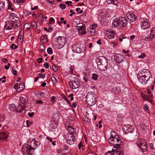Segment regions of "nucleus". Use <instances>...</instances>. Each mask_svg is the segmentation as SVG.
I'll list each match as a JSON object with an SVG mask.
<instances>
[{"instance_id":"1","label":"nucleus","mask_w":155,"mask_h":155,"mask_svg":"<svg viewBox=\"0 0 155 155\" xmlns=\"http://www.w3.org/2000/svg\"><path fill=\"white\" fill-rule=\"evenodd\" d=\"M96 62L98 68L101 71H105L107 69V61L104 56H99L97 58Z\"/></svg>"},{"instance_id":"2","label":"nucleus","mask_w":155,"mask_h":155,"mask_svg":"<svg viewBox=\"0 0 155 155\" xmlns=\"http://www.w3.org/2000/svg\"><path fill=\"white\" fill-rule=\"evenodd\" d=\"M95 96L94 92H89L87 94L86 97V101L89 106H92L96 103V99Z\"/></svg>"},{"instance_id":"3","label":"nucleus","mask_w":155,"mask_h":155,"mask_svg":"<svg viewBox=\"0 0 155 155\" xmlns=\"http://www.w3.org/2000/svg\"><path fill=\"white\" fill-rule=\"evenodd\" d=\"M66 42V39L64 37L58 36L55 40V45L58 49L62 48Z\"/></svg>"},{"instance_id":"4","label":"nucleus","mask_w":155,"mask_h":155,"mask_svg":"<svg viewBox=\"0 0 155 155\" xmlns=\"http://www.w3.org/2000/svg\"><path fill=\"white\" fill-rule=\"evenodd\" d=\"M109 142L117 147V148L120 147V145L121 144V141L118 136H116V137H109L108 139Z\"/></svg>"},{"instance_id":"5","label":"nucleus","mask_w":155,"mask_h":155,"mask_svg":"<svg viewBox=\"0 0 155 155\" xmlns=\"http://www.w3.org/2000/svg\"><path fill=\"white\" fill-rule=\"evenodd\" d=\"M34 150L30 145L25 144L23 146L22 151L23 155H32L31 153V151Z\"/></svg>"},{"instance_id":"6","label":"nucleus","mask_w":155,"mask_h":155,"mask_svg":"<svg viewBox=\"0 0 155 155\" xmlns=\"http://www.w3.org/2000/svg\"><path fill=\"white\" fill-rule=\"evenodd\" d=\"M16 23L15 22H11L8 21L5 24V28L6 30H10L13 29L15 31H16V29L18 30L17 29L20 27V26H18L16 25Z\"/></svg>"},{"instance_id":"7","label":"nucleus","mask_w":155,"mask_h":155,"mask_svg":"<svg viewBox=\"0 0 155 155\" xmlns=\"http://www.w3.org/2000/svg\"><path fill=\"white\" fill-rule=\"evenodd\" d=\"M10 19L12 22H15L16 23V25L20 26V20L19 18L14 13H11L10 14Z\"/></svg>"},{"instance_id":"8","label":"nucleus","mask_w":155,"mask_h":155,"mask_svg":"<svg viewBox=\"0 0 155 155\" xmlns=\"http://www.w3.org/2000/svg\"><path fill=\"white\" fill-rule=\"evenodd\" d=\"M140 74L144 77L146 79L149 81L150 78H152L151 73L147 69H143L141 71Z\"/></svg>"},{"instance_id":"9","label":"nucleus","mask_w":155,"mask_h":155,"mask_svg":"<svg viewBox=\"0 0 155 155\" xmlns=\"http://www.w3.org/2000/svg\"><path fill=\"white\" fill-rule=\"evenodd\" d=\"M141 28L143 29H147L150 26L149 20L147 19H143L141 21L140 23Z\"/></svg>"},{"instance_id":"10","label":"nucleus","mask_w":155,"mask_h":155,"mask_svg":"<svg viewBox=\"0 0 155 155\" xmlns=\"http://www.w3.org/2000/svg\"><path fill=\"white\" fill-rule=\"evenodd\" d=\"M67 143L70 145L74 143L75 141V138L74 135H72L70 134H67L65 137Z\"/></svg>"},{"instance_id":"11","label":"nucleus","mask_w":155,"mask_h":155,"mask_svg":"<svg viewBox=\"0 0 155 155\" xmlns=\"http://www.w3.org/2000/svg\"><path fill=\"white\" fill-rule=\"evenodd\" d=\"M69 84L70 87L73 89L78 88L80 86V83L78 80L70 81Z\"/></svg>"},{"instance_id":"12","label":"nucleus","mask_w":155,"mask_h":155,"mask_svg":"<svg viewBox=\"0 0 155 155\" xmlns=\"http://www.w3.org/2000/svg\"><path fill=\"white\" fill-rule=\"evenodd\" d=\"M72 49L74 52H76L78 53L83 52L85 50L84 48H81L78 44L74 45L72 46Z\"/></svg>"},{"instance_id":"13","label":"nucleus","mask_w":155,"mask_h":155,"mask_svg":"<svg viewBox=\"0 0 155 155\" xmlns=\"http://www.w3.org/2000/svg\"><path fill=\"white\" fill-rule=\"evenodd\" d=\"M112 26L113 28H115L117 29L120 28L122 27V25L120 22L119 18L114 19L112 22Z\"/></svg>"},{"instance_id":"14","label":"nucleus","mask_w":155,"mask_h":155,"mask_svg":"<svg viewBox=\"0 0 155 155\" xmlns=\"http://www.w3.org/2000/svg\"><path fill=\"white\" fill-rule=\"evenodd\" d=\"M78 25L79 32L81 35H85L86 34L85 26L81 24H78Z\"/></svg>"},{"instance_id":"15","label":"nucleus","mask_w":155,"mask_h":155,"mask_svg":"<svg viewBox=\"0 0 155 155\" xmlns=\"http://www.w3.org/2000/svg\"><path fill=\"white\" fill-rule=\"evenodd\" d=\"M137 145L139 147H141L143 146L146 149V144L145 142V140L143 139H139L138 140L137 142Z\"/></svg>"},{"instance_id":"16","label":"nucleus","mask_w":155,"mask_h":155,"mask_svg":"<svg viewBox=\"0 0 155 155\" xmlns=\"http://www.w3.org/2000/svg\"><path fill=\"white\" fill-rule=\"evenodd\" d=\"M137 78L139 81L143 85L146 84L148 81L141 74L139 75V76H137Z\"/></svg>"},{"instance_id":"17","label":"nucleus","mask_w":155,"mask_h":155,"mask_svg":"<svg viewBox=\"0 0 155 155\" xmlns=\"http://www.w3.org/2000/svg\"><path fill=\"white\" fill-rule=\"evenodd\" d=\"M120 21L122 25V27H125L127 25V21L126 18L124 17L119 18Z\"/></svg>"},{"instance_id":"18","label":"nucleus","mask_w":155,"mask_h":155,"mask_svg":"<svg viewBox=\"0 0 155 155\" xmlns=\"http://www.w3.org/2000/svg\"><path fill=\"white\" fill-rule=\"evenodd\" d=\"M105 155H123V153L119 151H108L105 153Z\"/></svg>"},{"instance_id":"19","label":"nucleus","mask_w":155,"mask_h":155,"mask_svg":"<svg viewBox=\"0 0 155 155\" xmlns=\"http://www.w3.org/2000/svg\"><path fill=\"white\" fill-rule=\"evenodd\" d=\"M124 131H125L126 133L132 132L133 131V127L130 125H127L125 126L124 128Z\"/></svg>"},{"instance_id":"20","label":"nucleus","mask_w":155,"mask_h":155,"mask_svg":"<svg viewBox=\"0 0 155 155\" xmlns=\"http://www.w3.org/2000/svg\"><path fill=\"white\" fill-rule=\"evenodd\" d=\"M68 134H70L72 135H74L76 134V130L74 128L71 127L70 126H68Z\"/></svg>"},{"instance_id":"21","label":"nucleus","mask_w":155,"mask_h":155,"mask_svg":"<svg viewBox=\"0 0 155 155\" xmlns=\"http://www.w3.org/2000/svg\"><path fill=\"white\" fill-rule=\"evenodd\" d=\"M124 59V57L122 55L120 54H118L115 56V60L118 63H121Z\"/></svg>"},{"instance_id":"22","label":"nucleus","mask_w":155,"mask_h":155,"mask_svg":"<svg viewBox=\"0 0 155 155\" xmlns=\"http://www.w3.org/2000/svg\"><path fill=\"white\" fill-rule=\"evenodd\" d=\"M127 18L131 22L136 21L137 19V17L135 15L132 13H129L128 15Z\"/></svg>"},{"instance_id":"23","label":"nucleus","mask_w":155,"mask_h":155,"mask_svg":"<svg viewBox=\"0 0 155 155\" xmlns=\"http://www.w3.org/2000/svg\"><path fill=\"white\" fill-rule=\"evenodd\" d=\"M108 4H112L117 6H118L119 2L117 0H106Z\"/></svg>"},{"instance_id":"24","label":"nucleus","mask_w":155,"mask_h":155,"mask_svg":"<svg viewBox=\"0 0 155 155\" xmlns=\"http://www.w3.org/2000/svg\"><path fill=\"white\" fill-rule=\"evenodd\" d=\"M107 37L110 39L113 38L114 37V32H109L106 34Z\"/></svg>"},{"instance_id":"25","label":"nucleus","mask_w":155,"mask_h":155,"mask_svg":"<svg viewBox=\"0 0 155 155\" xmlns=\"http://www.w3.org/2000/svg\"><path fill=\"white\" fill-rule=\"evenodd\" d=\"M149 35L153 39L155 37V27L152 28Z\"/></svg>"},{"instance_id":"26","label":"nucleus","mask_w":155,"mask_h":155,"mask_svg":"<svg viewBox=\"0 0 155 155\" xmlns=\"http://www.w3.org/2000/svg\"><path fill=\"white\" fill-rule=\"evenodd\" d=\"M25 87L24 83H21L19 84L18 88L17 89V91L18 92H20Z\"/></svg>"},{"instance_id":"27","label":"nucleus","mask_w":155,"mask_h":155,"mask_svg":"<svg viewBox=\"0 0 155 155\" xmlns=\"http://www.w3.org/2000/svg\"><path fill=\"white\" fill-rule=\"evenodd\" d=\"M5 7L4 2L0 1V11L2 12L4 9Z\"/></svg>"},{"instance_id":"28","label":"nucleus","mask_w":155,"mask_h":155,"mask_svg":"<svg viewBox=\"0 0 155 155\" xmlns=\"http://www.w3.org/2000/svg\"><path fill=\"white\" fill-rule=\"evenodd\" d=\"M25 106V105L18 106L17 109V111L18 112L21 113V112L22 110L24 109Z\"/></svg>"},{"instance_id":"29","label":"nucleus","mask_w":155,"mask_h":155,"mask_svg":"<svg viewBox=\"0 0 155 155\" xmlns=\"http://www.w3.org/2000/svg\"><path fill=\"white\" fill-rule=\"evenodd\" d=\"M110 137H116V136H118L117 135V133L114 131L112 130L111 131L110 133Z\"/></svg>"},{"instance_id":"30","label":"nucleus","mask_w":155,"mask_h":155,"mask_svg":"<svg viewBox=\"0 0 155 155\" xmlns=\"http://www.w3.org/2000/svg\"><path fill=\"white\" fill-rule=\"evenodd\" d=\"M153 39V38L150 35L148 37H145L144 38V40L147 41H150Z\"/></svg>"},{"instance_id":"31","label":"nucleus","mask_w":155,"mask_h":155,"mask_svg":"<svg viewBox=\"0 0 155 155\" xmlns=\"http://www.w3.org/2000/svg\"><path fill=\"white\" fill-rule=\"evenodd\" d=\"M20 100L21 104L24 105L25 104L26 101L24 98L23 97H21L20 98Z\"/></svg>"},{"instance_id":"32","label":"nucleus","mask_w":155,"mask_h":155,"mask_svg":"<svg viewBox=\"0 0 155 155\" xmlns=\"http://www.w3.org/2000/svg\"><path fill=\"white\" fill-rule=\"evenodd\" d=\"M47 36L46 35H42L41 37V38L42 40H45V41H47Z\"/></svg>"},{"instance_id":"33","label":"nucleus","mask_w":155,"mask_h":155,"mask_svg":"<svg viewBox=\"0 0 155 155\" xmlns=\"http://www.w3.org/2000/svg\"><path fill=\"white\" fill-rule=\"evenodd\" d=\"M18 46V45H16L14 44H12L10 46V47L12 50H15L17 48Z\"/></svg>"},{"instance_id":"34","label":"nucleus","mask_w":155,"mask_h":155,"mask_svg":"<svg viewBox=\"0 0 155 155\" xmlns=\"http://www.w3.org/2000/svg\"><path fill=\"white\" fill-rule=\"evenodd\" d=\"M47 51L48 53L49 54H51L53 53L52 49L51 48H48L47 49Z\"/></svg>"},{"instance_id":"35","label":"nucleus","mask_w":155,"mask_h":155,"mask_svg":"<svg viewBox=\"0 0 155 155\" xmlns=\"http://www.w3.org/2000/svg\"><path fill=\"white\" fill-rule=\"evenodd\" d=\"M15 106L14 104H10L9 105V107L10 110H15Z\"/></svg>"},{"instance_id":"36","label":"nucleus","mask_w":155,"mask_h":155,"mask_svg":"<svg viewBox=\"0 0 155 155\" xmlns=\"http://www.w3.org/2000/svg\"><path fill=\"white\" fill-rule=\"evenodd\" d=\"M11 72L12 74L15 75L16 74L17 71L15 70L14 68L13 67L11 69Z\"/></svg>"},{"instance_id":"37","label":"nucleus","mask_w":155,"mask_h":155,"mask_svg":"<svg viewBox=\"0 0 155 155\" xmlns=\"http://www.w3.org/2000/svg\"><path fill=\"white\" fill-rule=\"evenodd\" d=\"M44 46L43 45H41L40 46L39 51L41 52H43L45 51Z\"/></svg>"},{"instance_id":"38","label":"nucleus","mask_w":155,"mask_h":155,"mask_svg":"<svg viewBox=\"0 0 155 155\" xmlns=\"http://www.w3.org/2000/svg\"><path fill=\"white\" fill-rule=\"evenodd\" d=\"M31 25L32 28L33 29H35L37 28V26L36 23L34 21H32L31 22Z\"/></svg>"},{"instance_id":"39","label":"nucleus","mask_w":155,"mask_h":155,"mask_svg":"<svg viewBox=\"0 0 155 155\" xmlns=\"http://www.w3.org/2000/svg\"><path fill=\"white\" fill-rule=\"evenodd\" d=\"M98 75L95 74H93L92 78L94 80H96L98 78Z\"/></svg>"},{"instance_id":"40","label":"nucleus","mask_w":155,"mask_h":155,"mask_svg":"<svg viewBox=\"0 0 155 155\" xmlns=\"http://www.w3.org/2000/svg\"><path fill=\"white\" fill-rule=\"evenodd\" d=\"M76 11L77 12V13L78 14H81L83 12V11L81 10L80 8H76Z\"/></svg>"},{"instance_id":"41","label":"nucleus","mask_w":155,"mask_h":155,"mask_svg":"<svg viewBox=\"0 0 155 155\" xmlns=\"http://www.w3.org/2000/svg\"><path fill=\"white\" fill-rule=\"evenodd\" d=\"M52 69L54 72H57L58 70V68L57 66L54 65H52Z\"/></svg>"},{"instance_id":"42","label":"nucleus","mask_w":155,"mask_h":155,"mask_svg":"<svg viewBox=\"0 0 155 155\" xmlns=\"http://www.w3.org/2000/svg\"><path fill=\"white\" fill-rule=\"evenodd\" d=\"M60 7L62 10L64 9L66 7V5L64 3H61L60 4Z\"/></svg>"},{"instance_id":"43","label":"nucleus","mask_w":155,"mask_h":155,"mask_svg":"<svg viewBox=\"0 0 155 155\" xmlns=\"http://www.w3.org/2000/svg\"><path fill=\"white\" fill-rule=\"evenodd\" d=\"M38 77L39 78H43L45 77V75L44 74H41V73H39L38 74Z\"/></svg>"},{"instance_id":"44","label":"nucleus","mask_w":155,"mask_h":155,"mask_svg":"<svg viewBox=\"0 0 155 155\" xmlns=\"http://www.w3.org/2000/svg\"><path fill=\"white\" fill-rule=\"evenodd\" d=\"M25 0H14V2L18 4L24 2Z\"/></svg>"},{"instance_id":"45","label":"nucleus","mask_w":155,"mask_h":155,"mask_svg":"<svg viewBox=\"0 0 155 155\" xmlns=\"http://www.w3.org/2000/svg\"><path fill=\"white\" fill-rule=\"evenodd\" d=\"M144 107L145 109V110L148 113H149L148 111H149V107L148 105H147V104H145L144 105Z\"/></svg>"},{"instance_id":"46","label":"nucleus","mask_w":155,"mask_h":155,"mask_svg":"<svg viewBox=\"0 0 155 155\" xmlns=\"http://www.w3.org/2000/svg\"><path fill=\"white\" fill-rule=\"evenodd\" d=\"M146 56V54L144 53H143L141 54L139 56L138 58H144Z\"/></svg>"},{"instance_id":"47","label":"nucleus","mask_w":155,"mask_h":155,"mask_svg":"<svg viewBox=\"0 0 155 155\" xmlns=\"http://www.w3.org/2000/svg\"><path fill=\"white\" fill-rule=\"evenodd\" d=\"M54 20L53 18L51 17L49 18V22L50 24H51L52 23L54 22Z\"/></svg>"},{"instance_id":"48","label":"nucleus","mask_w":155,"mask_h":155,"mask_svg":"<svg viewBox=\"0 0 155 155\" xmlns=\"http://www.w3.org/2000/svg\"><path fill=\"white\" fill-rule=\"evenodd\" d=\"M74 95V94H71L70 95H68V97L70 98V100L71 101H72L74 99V98L73 97V96Z\"/></svg>"},{"instance_id":"49","label":"nucleus","mask_w":155,"mask_h":155,"mask_svg":"<svg viewBox=\"0 0 155 155\" xmlns=\"http://www.w3.org/2000/svg\"><path fill=\"white\" fill-rule=\"evenodd\" d=\"M8 9L11 10V11H14V8L9 4L8 5Z\"/></svg>"},{"instance_id":"50","label":"nucleus","mask_w":155,"mask_h":155,"mask_svg":"<svg viewBox=\"0 0 155 155\" xmlns=\"http://www.w3.org/2000/svg\"><path fill=\"white\" fill-rule=\"evenodd\" d=\"M34 114V112H29L28 113V115L29 117H31L33 116Z\"/></svg>"},{"instance_id":"51","label":"nucleus","mask_w":155,"mask_h":155,"mask_svg":"<svg viewBox=\"0 0 155 155\" xmlns=\"http://www.w3.org/2000/svg\"><path fill=\"white\" fill-rule=\"evenodd\" d=\"M2 60L3 62L5 63H7L8 61L7 59L5 58H2Z\"/></svg>"},{"instance_id":"52","label":"nucleus","mask_w":155,"mask_h":155,"mask_svg":"<svg viewBox=\"0 0 155 155\" xmlns=\"http://www.w3.org/2000/svg\"><path fill=\"white\" fill-rule=\"evenodd\" d=\"M97 24H94L93 25H92L91 28V29L94 30L95 29V28L97 27Z\"/></svg>"},{"instance_id":"53","label":"nucleus","mask_w":155,"mask_h":155,"mask_svg":"<svg viewBox=\"0 0 155 155\" xmlns=\"http://www.w3.org/2000/svg\"><path fill=\"white\" fill-rule=\"evenodd\" d=\"M44 65L46 68H48L49 67V64L47 62H45V63L44 64Z\"/></svg>"},{"instance_id":"54","label":"nucleus","mask_w":155,"mask_h":155,"mask_svg":"<svg viewBox=\"0 0 155 155\" xmlns=\"http://www.w3.org/2000/svg\"><path fill=\"white\" fill-rule=\"evenodd\" d=\"M42 58H39L37 59V61L39 63H40L42 62Z\"/></svg>"},{"instance_id":"55","label":"nucleus","mask_w":155,"mask_h":155,"mask_svg":"<svg viewBox=\"0 0 155 155\" xmlns=\"http://www.w3.org/2000/svg\"><path fill=\"white\" fill-rule=\"evenodd\" d=\"M6 135L4 133H2L0 134V140H1V137L2 136H6Z\"/></svg>"},{"instance_id":"56","label":"nucleus","mask_w":155,"mask_h":155,"mask_svg":"<svg viewBox=\"0 0 155 155\" xmlns=\"http://www.w3.org/2000/svg\"><path fill=\"white\" fill-rule=\"evenodd\" d=\"M43 102L41 100H37L36 101V103L37 104H43Z\"/></svg>"},{"instance_id":"57","label":"nucleus","mask_w":155,"mask_h":155,"mask_svg":"<svg viewBox=\"0 0 155 155\" xmlns=\"http://www.w3.org/2000/svg\"><path fill=\"white\" fill-rule=\"evenodd\" d=\"M70 70V73L71 74H72L73 73V68L71 66L69 68Z\"/></svg>"},{"instance_id":"58","label":"nucleus","mask_w":155,"mask_h":155,"mask_svg":"<svg viewBox=\"0 0 155 155\" xmlns=\"http://www.w3.org/2000/svg\"><path fill=\"white\" fill-rule=\"evenodd\" d=\"M53 30V28L51 27H50L48 28V31L49 32H50L51 31H52Z\"/></svg>"},{"instance_id":"59","label":"nucleus","mask_w":155,"mask_h":155,"mask_svg":"<svg viewBox=\"0 0 155 155\" xmlns=\"http://www.w3.org/2000/svg\"><path fill=\"white\" fill-rule=\"evenodd\" d=\"M78 148L79 149H80V148L82 147L83 146V145H82V143L81 142L79 144H78Z\"/></svg>"},{"instance_id":"60","label":"nucleus","mask_w":155,"mask_h":155,"mask_svg":"<svg viewBox=\"0 0 155 155\" xmlns=\"http://www.w3.org/2000/svg\"><path fill=\"white\" fill-rule=\"evenodd\" d=\"M14 88L16 89L18 88V84L16 83L13 87Z\"/></svg>"},{"instance_id":"61","label":"nucleus","mask_w":155,"mask_h":155,"mask_svg":"<svg viewBox=\"0 0 155 155\" xmlns=\"http://www.w3.org/2000/svg\"><path fill=\"white\" fill-rule=\"evenodd\" d=\"M39 95L41 97H44L45 95V94L43 92H41L39 93Z\"/></svg>"},{"instance_id":"62","label":"nucleus","mask_w":155,"mask_h":155,"mask_svg":"<svg viewBox=\"0 0 155 155\" xmlns=\"http://www.w3.org/2000/svg\"><path fill=\"white\" fill-rule=\"evenodd\" d=\"M46 139L49 140L50 142H52V139L51 138H50L49 137H46Z\"/></svg>"},{"instance_id":"63","label":"nucleus","mask_w":155,"mask_h":155,"mask_svg":"<svg viewBox=\"0 0 155 155\" xmlns=\"http://www.w3.org/2000/svg\"><path fill=\"white\" fill-rule=\"evenodd\" d=\"M77 106V104L75 102H73L72 103V106L74 108H75Z\"/></svg>"},{"instance_id":"64","label":"nucleus","mask_w":155,"mask_h":155,"mask_svg":"<svg viewBox=\"0 0 155 155\" xmlns=\"http://www.w3.org/2000/svg\"><path fill=\"white\" fill-rule=\"evenodd\" d=\"M83 79L84 80V81L86 82H87L88 81V78H87V77H83Z\"/></svg>"}]
</instances>
